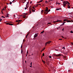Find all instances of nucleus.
I'll return each instance as SVG.
<instances>
[{"instance_id":"1","label":"nucleus","mask_w":73,"mask_h":73,"mask_svg":"<svg viewBox=\"0 0 73 73\" xmlns=\"http://www.w3.org/2000/svg\"><path fill=\"white\" fill-rule=\"evenodd\" d=\"M63 7H65V6H66V4H67V3H66V1H63Z\"/></svg>"},{"instance_id":"2","label":"nucleus","mask_w":73,"mask_h":73,"mask_svg":"<svg viewBox=\"0 0 73 73\" xmlns=\"http://www.w3.org/2000/svg\"><path fill=\"white\" fill-rule=\"evenodd\" d=\"M46 11L48 12V8L47 7H46V9L44 11V13H46Z\"/></svg>"},{"instance_id":"3","label":"nucleus","mask_w":73,"mask_h":73,"mask_svg":"<svg viewBox=\"0 0 73 73\" xmlns=\"http://www.w3.org/2000/svg\"><path fill=\"white\" fill-rule=\"evenodd\" d=\"M51 42H52L51 41H49L46 42L45 44V46H46V44H50V43H51Z\"/></svg>"},{"instance_id":"4","label":"nucleus","mask_w":73,"mask_h":73,"mask_svg":"<svg viewBox=\"0 0 73 73\" xmlns=\"http://www.w3.org/2000/svg\"><path fill=\"white\" fill-rule=\"evenodd\" d=\"M29 2H28L27 3V4L26 5V8H28V5L29 4Z\"/></svg>"},{"instance_id":"5","label":"nucleus","mask_w":73,"mask_h":73,"mask_svg":"<svg viewBox=\"0 0 73 73\" xmlns=\"http://www.w3.org/2000/svg\"><path fill=\"white\" fill-rule=\"evenodd\" d=\"M57 22H61V21L60 20H58L57 21H56L53 22V23H57Z\"/></svg>"},{"instance_id":"6","label":"nucleus","mask_w":73,"mask_h":73,"mask_svg":"<svg viewBox=\"0 0 73 73\" xmlns=\"http://www.w3.org/2000/svg\"><path fill=\"white\" fill-rule=\"evenodd\" d=\"M29 12H30V13H31V12H32V11H31V7H30L29 8Z\"/></svg>"},{"instance_id":"7","label":"nucleus","mask_w":73,"mask_h":73,"mask_svg":"<svg viewBox=\"0 0 73 73\" xmlns=\"http://www.w3.org/2000/svg\"><path fill=\"white\" fill-rule=\"evenodd\" d=\"M45 48H44L41 51V52H42V51H43V50H45Z\"/></svg>"},{"instance_id":"8","label":"nucleus","mask_w":73,"mask_h":73,"mask_svg":"<svg viewBox=\"0 0 73 73\" xmlns=\"http://www.w3.org/2000/svg\"><path fill=\"white\" fill-rule=\"evenodd\" d=\"M19 22H18L17 24L19 25V23H20V21H21V20H18Z\"/></svg>"},{"instance_id":"9","label":"nucleus","mask_w":73,"mask_h":73,"mask_svg":"<svg viewBox=\"0 0 73 73\" xmlns=\"http://www.w3.org/2000/svg\"><path fill=\"white\" fill-rule=\"evenodd\" d=\"M66 3L67 4H70V3H69V2L68 1H66Z\"/></svg>"},{"instance_id":"10","label":"nucleus","mask_w":73,"mask_h":73,"mask_svg":"<svg viewBox=\"0 0 73 73\" xmlns=\"http://www.w3.org/2000/svg\"><path fill=\"white\" fill-rule=\"evenodd\" d=\"M34 38H35L36 37H37V36H38L37 35H34Z\"/></svg>"},{"instance_id":"11","label":"nucleus","mask_w":73,"mask_h":73,"mask_svg":"<svg viewBox=\"0 0 73 73\" xmlns=\"http://www.w3.org/2000/svg\"><path fill=\"white\" fill-rule=\"evenodd\" d=\"M56 4H58V5H59L60 4V3H56Z\"/></svg>"},{"instance_id":"12","label":"nucleus","mask_w":73,"mask_h":73,"mask_svg":"<svg viewBox=\"0 0 73 73\" xmlns=\"http://www.w3.org/2000/svg\"><path fill=\"white\" fill-rule=\"evenodd\" d=\"M9 25H13V24L11 23H9Z\"/></svg>"},{"instance_id":"13","label":"nucleus","mask_w":73,"mask_h":73,"mask_svg":"<svg viewBox=\"0 0 73 73\" xmlns=\"http://www.w3.org/2000/svg\"><path fill=\"white\" fill-rule=\"evenodd\" d=\"M44 30H43L41 32V33H43L44 32Z\"/></svg>"},{"instance_id":"14","label":"nucleus","mask_w":73,"mask_h":73,"mask_svg":"<svg viewBox=\"0 0 73 73\" xmlns=\"http://www.w3.org/2000/svg\"><path fill=\"white\" fill-rule=\"evenodd\" d=\"M61 54H58V55H57V56H61Z\"/></svg>"},{"instance_id":"15","label":"nucleus","mask_w":73,"mask_h":73,"mask_svg":"<svg viewBox=\"0 0 73 73\" xmlns=\"http://www.w3.org/2000/svg\"><path fill=\"white\" fill-rule=\"evenodd\" d=\"M60 9H61V8L57 9H56V11H58V10H60Z\"/></svg>"},{"instance_id":"16","label":"nucleus","mask_w":73,"mask_h":73,"mask_svg":"<svg viewBox=\"0 0 73 73\" xmlns=\"http://www.w3.org/2000/svg\"><path fill=\"white\" fill-rule=\"evenodd\" d=\"M53 56H57V55H56V54H53Z\"/></svg>"},{"instance_id":"17","label":"nucleus","mask_w":73,"mask_h":73,"mask_svg":"<svg viewBox=\"0 0 73 73\" xmlns=\"http://www.w3.org/2000/svg\"><path fill=\"white\" fill-rule=\"evenodd\" d=\"M32 12H35V10H34L33 9H32Z\"/></svg>"},{"instance_id":"18","label":"nucleus","mask_w":73,"mask_h":73,"mask_svg":"<svg viewBox=\"0 0 73 73\" xmlns=\"http://www.w3.org/2000/svg\"><path fill=\"white\" fill-rule=\"evenodd\" d=\"M67 22L68 23V22H71V21H67Z\"/></svg>"},{"instance_id":"19","label":"nucleus","mask_w":73,"mask_h":73,"mask_svg":"<svg viewBox=\"0 0 73 73\" xmlns=\"http://www.w3.org/2000/svg\"><path fill=\"white\" fill-rule=\"evenodd\" d=\"M43 12H44V10H42L41 11V13H42Z\"/></svg>"},{"instance_id":"20","label":"nucleus","mask_w":73,"mask_h":73,"mask_svg":"<svg viewBox=\"0 0 73 73\" xmlns=\"http://www.w3.org/2000/svg\"><path fill=\"white\" fill-rule=\"evenodd\" d=\"M27 13H26V14H24V15H23V16H25H25L26 15H27Z\"/></svg>"},{"instance_id":"21","label":"nucleus","mask_w":73,"mask_h":73,"mask_svg":"<svg viewBox=\"0 0 73 73\" xmlns=\"http://www.w3.org/2000/svg\"><path fill=\"white\" fill-rule=\"evenodd\" d=\"M45 3H48V1H45Z\"/></svg>"},{"instance_id":"22","label":"nucleus","mask_w":73,"mask_h":73,"mask_svg":"<svg viewBox=\"0 0 73 73\" xmlns=\"http://www.w3.org/2000/svg\"><path fill=\"white\" fill-rule=\"evenodd\" d=\"M49 57L50 58H52V56H49Z\"/></svg>"},{"instance_id":"23","label":"nucleus","mask_w":73,"mask_h":73,"mask_svg":"<svg viewBox=\"0 0 73 73\" xmlns=\"http://www.w3.org/2000/svg\"><path fill=\"white\" fill-rule=\"evenodd\" d=\"M64 24H65L64 23H63L61 25H64Z\"/></svg>"},{"instance_id":"24","label":"nucleus","mask_w":73,"mask_h":73,"mask_svg":"<svg viewBox=\"0 0 73 73\" xmlns=\"http://www.w3.org/2000/svg\"><path fill=\"white\" fill-rule=\"evenodd\" d=\"M28 36V34H27V35H26V38H27V37Z\"/></svg>"},{"instance_id":"25","label":"nucleus","mask_w":73,"mask_h":73,"mask_svg":"<svg viewBox=\"0 0 73 73\" xmlns=\"http://www.w3.org/2000/svg\"><path fill=\"white\" fill-rule=\"evenodd\" d=\"M71 33H73V31H70Z\"/></svg>"},{"instance_id":"26","label":"nucleus","mask_w":73,"mask_h":73,"mask_svg":"<svg viewBox=\"0 0 73 73\" xmlns=\"http://www.w3.org/2000/svg\"><path fill=\"white\" fill-rule=\"evenodd\" d=\"M1 17H3V18H5V17H4V16H2Z\"/></svg>"},{"instance_id":"27","label":"nucleus","mask_w":73,"mask_h":73,"mask_svg":"<svg viewBox=\"0 0 73 73\" xmlns=\"http://www.w3.org/2000/svg\"><path fill=\"white\" fill-rule=\"evenodd\" d=\"M12 3V2H11V1L10 2L9 4H11Z\"/></svg>"},{"instance_id":"28","label":"nucleus","mask_w":73,"mask_h":73,"mask_svg":"<svg viewBox=\"0 0 73 73\" xmlns=\"http://www.w3.org/2000/svg\"><path fill=\"white\" fill-rule=\"evenodd\" d=\"M42 1H43V0H40V3H41V2H42Z\"/></svg>"},{"instance_id":"29","label":"nucleus","mask_w":73,"mask_h":73,"mask_svg":"<svg viewBox=\"0 0 73 73\" xmlns=\"http://www.w3.org/2000/svg\"><path fill=\"white\" fill-rule=\"evenodd\" d=\"M55 50H56V51H58V50H57V49H55Z\"/></svg>"},{"instance_id":"30","label":"nucleus","mask_w":73,"mask_h":73,"mask_svg":"<svg viewBox=\"0 0 73 73\" xmlns=\"http://www.w3.org/2000/svg\"><path fill=\"white\" fill-rule=\"evenodd\" d=\"M43 62V63H45V61H44V60H42V61Z\"/></svg>"},{"instance_id":"31","label":"nucleus","mask_w":73,"mask_h":73,"mask_svg":"<svg viewBox=\"0 0 73 73\" xmlns=\"http://www.w3.org/2000/svg\"><path fill=\"white\" fill-rule=\"evenodd\" d=\"M68 8H70V7L69 6H68Z\"/></svg>"},{"instance_id":"32","label":"nucleus","mask_w":73,"mask_h":73,"mask_svg":"<svg viewBox=\"0 0 73 73\" xmlns=\"http://www.w3.org/2000/svg\"><path fill=\"white\" fill-rule=\"evenodd\" d=\"M2 21V19H0V22L1 21Z\"/></svg>"},{"instance_id":"33","label":"nucleus","mask_w":73,"mask_h":73,"mask_svg":"<svg viewBox=\"0 0 73 73\" xmlns=\"http://www.w3.org/2000/svg\"><path fill=\"white\" fill-rule=\"evenodd\" d=\"M6 17H9V16H8V15H6Z\"/></svg>"},{"instance_id":"34","label":"nucleus","mask_w":73,"mask_h":73,"mask_svg":"<svg viewBox=\"0 0 73 73\" xmlns=\"http://www.w3.org/2000/svg\"><path fill=\"white\" fill-rule=\"evenodd\" d=\"M66 20H67L66 19H64V21H66Z\"/></svg>"},{"instance_id":"35","label":"nucleus","mask_w":73,"mask_h":73,"mask_svg":"<svg viewBox=\"0 0 73 73\" xmlns=\"http://www.w3.org/2000/svg\"><path fill=\"white\" fill-rule=\"evenodd\" d=\"M23 18H25V16H23Z\"/></svg>"},{"instance_id":"36","label":"nucleus","mask_w":73,"mask_h":73,"mask_svg":"<svg viewBox=\"0 0 73 73\" xmlns=\"http://www.w3.org/2000/svg\"><path fill=\"white\" fill-rule=\"evenodd\" d=\"M22 47H23V45L21 44V48H22Z\"/></svg>"},{"instance_id":"37","label":"nucleus","mask_w":73,"mask_h":73,"mask_svg":"<svg viewBox=\"0 0 73 73\" xmlns=\"http://www.w3.org/2000/svg\"><path fill=\"white\" fill-rule=\"evenodd\" d=\"M51 24V23H48V24Z\"/></svg>"},{"instance_id":"38","label":"nucleus","mask_w":73,"mask_h":73,"mask_svg":"<svg viewBox=\"0 0 73 73\" xmlns=\"http://www.w3.org/2000/svg\"><path fill=\"white\" fill-rule=\"evenodd\" d=\"M16 22H19V21L18 20H16Z\"/></svg>"},{"instance_id":"39","label":"nucleus","mask_w":73,"mask_h":73,"mask_svg":"<svg viewBox=\"0 0 73 73\" xmlns=\"http://www.w3.org/2000/svg\"><path fill=\"white\" fill-rule=\"evenodd\" d=\"M33 9H35V7H33Z\"/></svg>"},{"instance_id":"40","label":"nucleus","mask_w":73,"mask_h":73,"mask_svg":"<svg viewBox=\"0 0 73 73\" xmlns=\"http://www.w3.org/2000/svg\"><path fill=\"white\" fill-rule=\"evenodd\" d=\"M27 7H25V9H27Z\"/></svg>"},{"instance_id":"41","label":"nucleus","mask_w":73,"mask_h":73,"mask_svg":"<svg viewBox=\"0 0 73 73\" xmlns=\"http://www.w3.org/2000/svg\"><path fill=\"white\" fill-rule=\"evenodd\" d=\"M71 44L72 45H73V42H71Z\"/></svg>"},{"instance_id":"42","label":"nucleus","mask_w":73,"mask_h":73,"mask_svg":"<svg viewBox=\"0 0 73 73\" xmlns=\"http://www.w3.org/2000/svg\"><path fill=\"white\" fill-rule=\"evenodd\" d=\"M6 25H9V23H6Z\"/></svg>"},{"instance_id":"43","label":"nucleus","mask_w":73,"mask_h":73,"mask_svg":"<svg viewBox=\"0 0 73 73\" xmlns=\"http://www.w3.org/2000/svg\"><path fill=\"white\" fill-rule=\"evenodd\" d=\"M42 56H44V53H43V54H42Z\"/></svg>"},{"instance_id":"44","label":"nucleus","mask_w":73,"mask_h":73,"mask_svg":"<svg viewBox=\"0 0 73 73\" xmlns=\"http://www.w3.org/2000/svg\"><path fill=\"white\" fill-rule=\"evenodd\" d=\"M38 4L36 5V7H38Z\"/></svg>"},{"instance_id":"45","label":"nucleus","mask_w":73,"mask_h":73,"mask_svg":"<svg viewBox=\"0 0 73 73\" xmlns=\"http://www.w3.org/2000/svg\"><path fill=\"white\" fill-rule=\"evenodd\" d=\"M50 11V9L49 10H48V12H49V11Z\"/></svg>"},{"instance_id":"46","label":"nucleus","mask_w":73,"mask_h":73,"mask_svg":"<svg viewBox=\"0 0 73 73\" xmlns=\"http://www.w3.org/2000/svg\"><path fill=\"white\" fill-rule=\"evenodd\" d=\"M59 40H62V39H59Z\"/></svg>"},{"instance_id":"47","label":"nucleus","mask_w":73,"mask_h":73,"mask_svg":"<svg viewBox=\"0 0 73 73\" xmlns=\"http://www.w3.org/2000/svg\"><path fill=\"white\" fill-rule=\"evenodd\" d=\"M2 11H4V8H3L2 9Z\"/></svg>"},{"instance_id":"48","label":"nucleus","mask_w":73,"mask_h":73,"mask_svg":"<svg viewBox=\"0 0 73 73\" xmlns=\"http://www.w3.org/2000/svg\"><path fill=\"white\" fill-rule=\"evenodd\" d=\"M32 62H31V66H32Z\"/></svg>"},{"instance_id":"49","label":"nucleus","mask_w":73,"mask_h":73,"mask_svg":"<svg viewBox=\"0 0 73 73\" xmlns=\"http://www.w3.org/2000/svg\"><path fill=\"white\" fill-rule=\"evenodd\" d=\"M62 48V49H65V47H63Z\"/></svg>"},{"instance_id":"50","label":"nucleus","mask_w":73,"mask_h":73,"mask_svg":"<svg viewBox=\"0 0 73 73\" xmlns=\"http://www.w3.org/2000/svg\"><path fill=\"white\" fill-rule=\"evenodd\" d=\"M32 1L30 2V4H32Z\"/></svg>"},{"instance_id":"51","label":"nucleus","mask_w":73,"mask_h":73,"mask_svg":"<svg viewBox=\"0 0 73 73\" xmlns=\"http://www.w3.org/2000/svg\"><path fill=\"white\" fill-rule=\"evenodd\" d=\"M5 9H6V8H7V7H5Z\"/></svg>"},{"instance_id":"52","label":"nucleus","mask_w":73,"mask_h":73,"mask_svg":"<svg viewBox=\"0 0 73 73\" xmlns=\"http://www.w3.org/2000/svg\"><path fill=\"white\" fill-rule=\"evenodd\" d=\"M62 37L63 38H64V36H62Z\"/></svg>"},{"instance_id":"53","label":"nucleus","mask_w":73,"mask_h":73,"mask_svg":"<svg viewBox=\"0 0 73 73\" xmlns=\"http://www.w3.org/2000/svg\"><path fill=\"white\" fill-rule=\"evenodd\" d=\"M7 5H8L9 4V3H7Z\"/></svg>"},{"instance_id":"54","label":"nucleus","mask_w":73,"mask_h":73,"mask_svg":"<svg viewBox=\"0 0 73 73\" xmlns=\"http://www.w3.org/2000/svg\"><path fill=\"white\" fill-rule=\"evenodd\" d=\"M14 17H15V15H14Z\"/></svg>"},{"instance_id":"55","label":"nucleus","mask_w":73,"mask_h":73,"mask_svg":"<svg viewBox=\"0 0 73 73\" xmlns=\"http://www.w3.org/2000/svg\"><path fill=\"white\" fill-rule=\"evenodd\" d=\"M7 15L8 16H9V14H7Z\"/></svg>"},{"instance_id":"56","label":"nucleus","mask_w":73,"mask_h":73,"mask_svg":"<svg viewBox=\"0 0 73 73\" xmlns=\"http://www.w3.org/2000/svg\"><path fill=\"white\" fill-rule=\"evenodd\" d=\"M36 7H37V6H35V8H36Z\"/></svg>"},{"instance_id":"57","label":"nucleus","mask_w":73,"mask_h":73,"mask_svg":"<svg viewBox=\"0 0 73 73\" xmlns=\"http://www.w3.org/2000/svg\"><path fill=\"white\" fill-rule=\"evenodd\" d=\"M64 29H62V31H63Z\"/></svg>"},{"instance_id":"58","label":"nucleus","mask_w":73,"mask_h":73,"mask_svg":"<svg viewBox=\"0 0 73 73\" xmlns=\"http://www.w3.org/2000/svg\"><path fill=\"white\" fill-rule=\"evenodd\" d=\"M40 3V1L38 2V3Z\"/></svg>"},{"instance_id":"59","label":"nucleus","mask_w":73,"mask_h":73,"mask_svg":"<svg viewBox=\"0 0 73 73\" xmlns=\"http://www.w3.org/2000/svg\"><path fill=\"white\" fill-rule=\"evenodd\" d=\"M28 51H27V54H28Z\"/></svg>"},{"instance_id":"60","label":"nucleus","mask_w":73,"mask_h":73,"mask_svg":"<svg viewBox=\"0 0 73 73\" xmlns=\"http://www.w3.org/2000/svg\"><path fill=\"white\" fill-rule=\"evenodd\" d=\"M38 5H41V4H38Z\"/></svg>"},{"instance_id":"61","label":"nucleus","mask_w":73,"mask_h":73,"mask_svg":"<svg viewBox=\"0 0 73 73\" xmlns=\"http://www.w3.org/2000/svg\"><path fill=\"white\" fill-rule=\"evenodd\" d=\"M63 22V23H66V22Z\"/></svg>"},{"instance_id":"62","label":"nucleus","mask_w":73,"mask_h":73,"mask_svg":"<svg viewBox=\"0 0 73 73\" xmlns=\"http://www.w3.org/2000/svg\"><path fill=\"white\" fill-rule=\"evenodd\" d=\"M15 0H13V1L12 2H13V1H15Z\"/></svg>"},{"instance_id":"63","label":"nucleus","mask_w":73,"mask_h":73,"mask_svg":"<svg viewBox=\"0 0 73 73\" xmlns=\"http://www.w3.org/2000/svg\"><path fill=\"white\" fill-rule=\"evenodd\" d=\"M27 34H28V35H29V33Z\"/></svg>"},{"instance_id":"64","label":"nucleus","mask_w":73,"mask_h":73,"mask_svg":"<svg viewBox=\"0 0 73 73\" xmlns=\"http://www.w3.org/2000/svg\"><path fill=\"white\" fill-rule=\"evenodd\" d=\"M30 67H32V66H30Z\"/></svg>"}]
</instances>
